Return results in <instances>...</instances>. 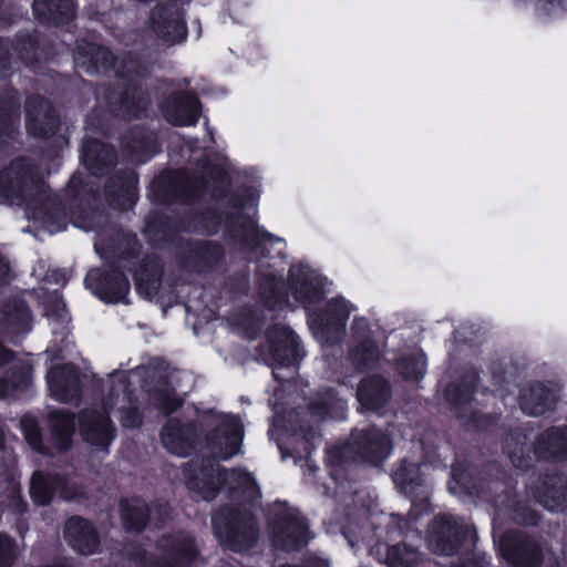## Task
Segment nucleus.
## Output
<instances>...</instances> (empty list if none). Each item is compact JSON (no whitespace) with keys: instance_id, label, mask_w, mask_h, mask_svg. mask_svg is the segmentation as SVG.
Segmentation results:
<instances>
[{"instance_id":"nucleus-12","label":"nucleus","mask_w":567,"mask_h":567,"mask_svg":"<svg viewBox=\"0 0 567 567\" xmlns=\"http://www.w3.org/2000/svg\"><path fill=\"white\" fill-rule=\"evenodd\" d=\"M152 29L167 47L178 44L186 38V27L181 14L171 8H159L153 12Z\"/></svg>"},{"instance_id":"nucleus-23","label":"nucleus","mask_w":567,"mask_h":567,"mask_svg":"<svg viewBox=\"0 0 567 567\" xmlns=\"http://www.w3.org/2000/svg\"><path fill=\"white\" fill-rule=\"evenodd\" d=\"M389 396V384L378 375L363 379L358 389V400L368 410L379 409L388 401Z\"/></svg>"},{"instance_id":"nucleus-28","label":"nucleus","mask_w":567,"mask_h":567,"mask_svg":"<svg viewBox=\"0 0 567 567\" xmlns=\"http://www.w3.org/2000/svg\"><path fill=\"white\" fill-rule=\"evenodd\" d=\"M396 368L404 379L417 381L424 377L426 371L425 355L422 351L404 354L399 359Z\"/></svg>"},{"instance_id":"nucleus-7","label":"nucleus","mask_w":567,"mask_h":567,"mask_svg":"<svg viewBox=\"0 0 567 567\" xmlns=\"http://www.w3.org/2000/svg\"><path fill=\"white\" fill-rule=\"evenodd\" d=\"M468 533H472V529L458 524L453 516L441 515L433 520L427 530V546L435 554L453 555Z\"/></svg>"},{"instance_id":"nucleus-29","label":"nucleus","mask_w":567,"mask_h":567,"mask_svg":"<svg viewBox=\"0 0 567 567\" xmlns=\"http://www.w3.org/2000/svg\"><path fill=\"white\" fill-rule=\"evenodd\" d=\"M130 290L126 277L120 272L107 275L101 284V298L106 302L124 301Z\"/></svg>"},{"instance_id":"nucleus-2","label":"nucleus","mask_w":567,"mask_h":567,"mask_svg":"<svg viewBox=\"0 0 567 567\" xmlns=\"http://www.w3.org/2000/svg\"><path fill=\"white\" fill-rule=\"evenodd\" d=\"M0 197L8 204L25 203L28 217L40 221L50 234L62 229L60 207L54 199L42 194L33 169L25 159L13 161L0 173Z\"/></svg>"},{"instance_id":"nucleus-9","label":"nucleus","mask_w":567,"mask_h":567,"mask_svg":"<svg viewBox=\"0 0 567 567\" xmlns=\"http://www.w3.org/2000/svg\"><path fill=\"white\" fill-rule=\"evenodd\" d=\"M355 450L359 457L371 464H378L390 455L391 444L389 437L375 429L367 432L355 431L351 435V444L343 454Z\"/></svg>"},{"instance_id":"nucleus-13","label":"nucleus","mask_w":567,"mask_h":567,"mask_svg":"<svg viewBox=\"0 0 567 567\" xmlns=\"http://www.w3.org/2000/svg\"><path fill=\"white\" fill-rule=\"evenodd\" d=\"M498 546L502 557L516 567H536L540 561L538 546L532 543L518 544L516 535H504Z\"/></svg>"},{"instance_id":"nucleus-15","label":"nucleus","mask_w":567,"mask_h":567,"mask_svg":"<svg viewBox=\"0 0 567 567\" xmlns=\"http://www.w3.org/2000/svg\"><path fill=\"white\" fill-rule=\"evenodd\" d=\"M194 427L171 419L162 430L161 440L164 447L174 455L186 456L194 443Z\"/></svg>"},{"instance_id":"nucleus-49","label":"nucleus","mask_w":567,"mask_h":567,"mask_svg":"<svg viewBox=\"0 0 567 567\" xmlns=\"http://www.w3.org/2000/svg\"><path fill=\"white\" fill-rule=\"evenodd\" d=\"M100 55L101 56H106V55H109V52L106 50H99L97 53H96V56L94 58V62L95 63L99 62Z\"/></svg>"},{"instance_id":"nucleus-16","label":"nucleus","mask_w":567,"mask_h":567,"mask_svg":"<svg viewBox=\"0 0 567 567\" xmlns=\"http://www.w3.org/2000/svg\"><path fill=\"white\" fill-rule=\"evenodd\" d=\"M163 559L152 567H188L196 556V549L190 537L181 535L174 539H164Z\"/></svg>"},{"instance_id":"nucleus-6","label":"nucleus","mask_w":567,"mask_h":567,"mask_svg":"<svg viewBox=\"0 0 567 567\" xmlns=\"http://www.w3.org/2000/svg\"><path fill=\"white\" fill-rule=\"evenodd\" d=\"M300 348L298 337L284 324H275L267 332V340L260 348L265 363L288 368L298 360Z\"/></svg>"},{"instance_id":"nucleus-34","label":"nucleus","mask_w":567,"mask_h":567,"mask_svg":"<svg viewBox=\"0 0 567 567\" xmlns=\"http://www.w3.org/2000/svg\"><path fill=\"white\" fill-rule=\"evenodd\" d=\"M151 404L161 409L164 413L169 414L177 410L182 404L179 398L174 396L168 390L158 391L151 396Z\"/></svg>"},{"instance_id":"nucleus-35","label":"nucleus","mask_w":567,"mask_h":567,"mask_svg":"<svg viewBox=\"0 0 567 567\" xmlns=\"http://www.w3.org/2000/svg\"><path fill=\"white\" fill-rule=\"evenodd\" d=\"M20 424L29 445L37 451H41L42 446L40 432L34 419L31 416H24L22 417Z\"/></svg>"},{"instance_id":"nucleus-22","label":"nucleus","mask_w":567,"mask_h":567,"mask_svg":"<svg viewBox=\"0 0 567 567\" xmlns=\"http://www.w3.org/2000/svg\"><path fill=\"white\" fill-rule=\"evenodd\" d=\"M82 159L93 175H102L114 165L115 154L112 147L95 140H87L83 146Z\"/></svg>"},{"instance_id":"nucleus-40","label":"nucleus","mask_w":567,"mask_h":567,"mask_svg":"<svg viewBox=\"0 0 567 567\" xmlns=\"http://www.w3.org/2000/svg\"><path fill=\"white\" fill-rule=\"evenodd\" d=\"M522 409H523V411L526 414H529V415H538V414H542L545 411V406L544 405L539 404L537 406H532L529 404L527 398H524V400L522 401Z\"/></svg>"},{"instance_id":"nucleus-26","label":"nucleus","mask_w":567,"mask_h":567,"mask_svg":"<svg viewBox=\"0 0 567 567\" xmlns=\"http://www.w3.org/2000/svg\"><path fill=\"white\" fill-rule=\"evenodd\" d=\"M50 425L54 444L59 451L68 450L74 431V421L63 412H53L50 415Z\"/></svg>"},{"instance_id":"nucleus-37","label":"nucleus","mask_w":567,"mask_h":567,"mask_svg":"<svg viewBox=\"0 0 567 567\" xmlns=\"http://www.w3.org/2000/svg\"><path fill=\"white\" fill-rule=\"evenodd\" d=\"M527 7L539 17H549L557 12L560 3L557 0H528Z\"/></svg>"},{"instance_id":"nucleus-27","label":"nucleus","mask_w":567,"mask_h":567,"mask_svg":"<svg viewBox=\"0 0 567 567\" xmlns=\"http://www.w3.org/2000/svg\"><path fill=\"white\" fill-rule=\"evenodd\" d=\"M151 509L141 499H132L122 503V519L125 528L131 532H140L146 524V513Z\"/></svg>"},{"instance_id":"nucleus-42","label":"nucleus","mask_w":567,"mask_h":567,"mask_svg":"<svg viewBox=\"0 0 567 567\" xmlns=\"http://www.w3.org/2000/svg\"><path fill=\"white\" fill-rule=\"evenodd\" d=\"M258 198H259V194L257 192H252L249 196H248V199L240 204L243 207H247L249 209H254L256 208L257 206V203H258Z\"/></svg>"},{"instance_id":"nucleus-8","label":"nucleus","mask_w":567,"mask_h":567,"mask_svg":"<svg viewBox=\"0 0 567 567\" xmlns=\"http://www.w3.org/2000/svg\"><path fill=\"white\" fill-rule=\"evenodd\" d=\"M241 441L243 425L239 419L221 415L207 436V446L215 457L227 460L239 453Z\"/></svg>"},{"instance_id":"nucleus-17","label":"nucleus","mask_w":567,"mask_h":567,"mask_svg":"<svg viewBox=\"0 0 567 567\" xmlns=\"http://www.w3.org/2000/svg\"><path fill=\"white\" fill-rule=\"evenodd\" d=\"M51 395L61 402H68L79 395V375L72 365L54 367L48 374Z\"/></svg>"},{"instance_id":"nucleus-3","label":"nucleus","mask_w":567,"mask_h":567,"mask_svg":"<svg viewBox=\"0 0 567 567\" xmlns=\"http://www.w3.org/2000/svg\"><path fill=\"white\" fill-rule=\"evenodd\" d=\"M188 487L197 491L204 499L215 496L219 486L226 485L230 489L241 491L248 497L258 494L254 477L241 470L220 472L217 464L212 461H193L184 470Z\"/></svg>"},{"instance_id":"nucleus-25","label":"nucleus","mask_w":567,"mask_h":567,"mask_svg":"<svg viewBox=\"0 0 567 567\" xmlns=\"http://www.w3.org/2000/svg\"><path fill=\"white\" fill-rule=\"evenodd\" d=\"M422 554L405 543L388 547L385 564L388 567H420Z\"/></svg>"},{"instance_id":"nucleus-31","label":"nucleus","mask_w":567,"mask_h":567,"mask_svg":"<svg viewBox=\"0 0 567 567\" xmlns=\"http://www.w3.org/2000/svg\"><path fill=\"white\" fill-rule=\"evenodd\" d=\"M419 472V464L403 463L395 470L393 474V481L395 485L406 494H412L414 484L420 481Z\"/></svg>"},{"instance_id":"nucleus-43","label":"nucleus","mask_w":567,"mask_h":567,"mask_svg":"<svg viewBox=\"0 0 567 567\" xmlns=\"http://www.w3.org/2000/svg\"><path fill=\"white\" fill-rule=\"evenodd\" d=\"M9 265L7 261L0 258V282L6 279V277L9 275Z\"/></svg>"},{"instance_id":"nucleus-45","label":"nucleus","mask_w":567,"mask_h":567,"mask_svg":"<svg viewBox=\"0 0 567 567\" xmlns=\"http://www.w3.org/2000/svg\"><path fill=\"white\" fill-rule=\"evenodd\" d=\"M10 359V353L0 344V365L8 362Z\"/></svg>"},{"instance_id":"nucleus-24","label":"nucleus","mask_w":567,"mask_h":567,"mask_svg":"<svg viewBox=\"0 0 567 567\" xmlns=\"http://www.w3.org/2000/svg\"><path fill=\"white\" fill-rule=\"evenodd\" d=\"M543 457L563 460L567 457V429H556L544 434L537 445Z\"/></svg>"},{"instance_id":"nucleus-1","label":"nucleus","mask_w":567,"mask_h":567,"mask_svg":"<svg viewBox=\"0 0 567 567\" xmlns=\"http://www.w3.org/2000/svg\"><path fill=\"white\" fill-rule=\"evenodd\" d=\"M261 295L269 308L278 310L286 305L292 306V299L308 311L309 328L322 347H332L343 340L346 322L355 306L337 297L330 299L322 310L311 311L310 307L324 298L330 285L318 270L302 262L293 265L285 295L280 292L281 275L261 274Z\"/></svg>"},{"instance_id":"nucleus-4","label":"nucleus","mask_w":567,"mask_h":567,"mask_svg":"<svg viewBox=\"0 0 567 567\" xmlns=\"http://www.w3.org/2000/svg\"><path fill=\"white\" fill-rule=\"evenodd\" d=\"M212 522L216 536L231 550H245L256 542V524L248 512L221 511L213 516Z\"/></svg>"},{"instance_id":"nucleus-52","label":"nucleus","mask_w":567,"mask_h":567,"mask_svg":"<svg viewBox=\"0 0 567 567\" xmlns=\"http://www.w3.org/2000/svg\"><path fill=\"white\" fill-rule=\"evenodd\" d=\"M449 489H450L451 493H455V489H454V487L451 484L449 485Z\"/></svg>"},{"instance_id":"nucleus-32","label":"nucleus","mask_w":567,"mask_h":567,"mask_svg":"<svg viewBox=\"0 0 567 567\" xmlns=\"http://www.w3.org/2000/svg\"><path fill=\"white\" fill-rule=\"evenodd\" d=\"M229 183V176L225 168L219 165L209 167L206 174L202 177L199 187L217 195L218 190L224 189Z\"/></svg>"},{"instance_id":"nucleus-46","label":"nucleus","mask_w":567,"mask_h":567,"mask_svg":"<svg viewBox=\"0 0 567 567\" xmlns=\"http://www.w3.org/2000/svg\"><path fill=\"white\" fill-rule=\"evenodd\" d=\"M99 272L96 270H91L85 277V284L90 287L91 281L97 277Z\"/></svg>"},{"instance_id":"nucleus-5","label":"nucleus","mask_w":567,"mask_h":567,"mask_svg":"<svg viewBox=\"0 0 567 567\" xmlns=\"http://www.w3.org/2000/svg\"><path fill=\"white\" fill-rule=\"evenodd\" d=\"M148 370L144 367H138L130 372L114 371L110 374L112 384H117L118 388H112L107 398L103 401L105 411L113 410V400L116 398V403L121 414L122 425L125 427L134 429L142 423V415L133 405L131 391L128 386L133 383H140L147 375Z\"/></svg>"},{"instance_id":"nucleus-18","label":"nucleus","mask_w":567,"mask_h":567,"mask_svg":"<svg viewBox=\"0 0 567 567\" xmlns=\"http://www.w3.org/2000/svg\"><path fill=\"white\" fill-rule=\"evenodd\" d=\"M310 539L307 525L297 513H289L274 536L276 546L282 549H296Z\"/></svg>"},{"instance_id":"nucleus-36","label":"nucleus","mask_w":567,"mask_h":567,"mask_svg":"<svg viewBox=\"0 0 567 567\" xmlns=\"http://www.w3.org/2000/svg\"><path fill=\"white\" fill-rule=\"evenodd\" d=\"M52 7L50 14L56 23H62L73 17L74 6L71 0H58V2H52Z\"/></svg>"},{"instance_id":"nucleus-19","label":"nucleus","mask_w":567,"mask_h":567,"mask_svg":"<svg viewBox=\"0 0 567 567\" xmlns=\"http://www.w3.org/2000/svg\"><path fill=\"white\" fill-rule=\"evenodd\" d=\"M65 538L72 548L83 555L93 554L99 545L92 525L80 517H72L66 522Z\"/></svg>"},{"instance_id":"nucleus-47","label":"nucleus","mask_w":567,"mask_h":567,"mask_svg":"<svg viewBox=\"0 0 567 567\" xmlns=\"http://www.w3.org/2000/svg\"><path fill=\"white\" fill-rule=\"evenodd\" d=\"M343 536L348 540L350 546H354V540L351 538V535H350V528H346L343 530Z\"/></svg>"},{"instance_id":"nucleus-51","label":"nucleus","mask_w":567,"mask_h":567,"mask_svg":"<svg viewBox=\"0 0 567 567\" xmlns=\"http://www.w3.org/2000/svg\"><path fill=\"white\" fill-rule=\"evenodd\" d=\"M12 503L19 507L20 506V498H19V495H17L13 499H12Z\"/></svg>"},{"instance_id":"nucleus-14","label":"nucleus","mask_w":567,"mask_h":567,"mask_svg":"<svg viewBox=\"0 0 567 567\" xmlns=\"http://www.w3.org/2000/svg\"><path fill=\"white\" fill-rule=\"evenodd\" d=\"M198 111L197 97L188 93L172 96L162 107L166 121L178 126L196 124Z\"/></svg>"},{"instance_id":"nucleus-50","label":"nucleus","mask_w":567,"mask_h":567,"mask_svg":"<svg viewBox=\"0 0 567 567\" xmlns=\"http://www.w3.org/2000/svg\"><path fill=\"white\" fill-rule=\"evenodd\" d=\"M272 374L274 377L277 379V380H280L282 379L284 377L279 373L278 369L277 368H274L272 370Z\"/></svg>"},{"instance_id":"nucleus-41","label":"nucleus","mask_w":567,"mask_h":567,"mask_svg":"<svg viewBox=\"0 0 567 567\" xmlns=\"http://www.w3.org/2000/svg\"><path fill=\"white\" fill-rule=\"evenodd\" d=\"M56 319L62 323L66 324L70 321V317L68 311L65 310L64 305L59 303L58 305V312H56Z\"/></svg>"},{"instance_id":"nucleus-33","label":"nucleus","mask_w":567,"mask_h":567,"mask_svg":"<svg viewBox=\"0 0 567 567\" xmlns=\"http://www.w3.org/2000/svg\"><path fill=\"white\" fill-rule=\"evenodd\" d=\"M18 365H14L17 369ZM31 382V368L27 363L19 364V380L13 381L11 386H8L6 382L0 381V398L12 396L16 390L20 388H27Z\"/></svg>"},{"instance_id":"nucleus-38","label":"nucleus","mask_w":567,"mask_h":567,"mask_svg":"<svg viewBox=\"0 0 567 567\" xmlns=\"http://www.w3.org/2000/svg\"><path fill=\"white\" fill-rule=\"evenodd\" d=\"M346 402L342 399H337L336 394L328 393L327 399L321 402L317 410L318 413L323 410L326 414H329L330 416H337V412L343 411Z\"/></svg>"},{"instance_id":"nucleus-21","label":"nucleus","mask_w":567,"mask_h":567,"mask_svg":"<svg viewBox=\"0 0 567 567\" xmlns=\"http://www.w3.org/2000/svg\"><path fill=\"white\" fill-rule=\"evenodd\" d=\"M233 224L236 227L237 236L247 241L251 249L261 248V251L264 252L268 245L282 243L280 238L261 229L256 224L254 215L237 216Z\"/></svg>"},{"instance_id":"nucleus-10","label":"nucleus","mask_w":567,"mask_h":567,"mask_svg":"<svg viewBox=\"0 0 567 567\" xmlns=\"http://www.w3.org/2000/svg\"><path fill=\"white\" fill-rule=\"evenodd\" d=\"M351 338L355 347L351 349L350 360L360 369L373 367L380 352L370 338V323L363 317H355L351 326Z\"/></svg>"},{"instance_id":"nucleus-30","label":"nucleus","mask_w":567,"mask_h":567,"mask_svg":"<svg viewBox=\"0 0 567 567\" xmlns=\"http://www.w3.org/2000/svg\"><path fill=\"white\" fill-rule=\"evenodd\" d=\"M7 328L14 334L29 332L31 329V315L28 307L22 301H17L6 312Z\"/></svg>"},{"instance_id":"nucleus-48","label":"nucleus","mask_w":567,"mask_h":567,"mask_svg":"<svg viewBox=\"0 0 567 567\" xmlns=\"http://www.w3.org/2000/svg\"><path fill=\"white\" fill-rule=\"evenodd\" d=\"M27 126H28V131H29L31 134H34V135L40 134V132L34 127V125H33V123H32L31 118H29Z\"/></svg>"},{"instance_id":"nucleus-20","label":"nucleus","mask_w":567,"mask_h":567,"mask_svg":"<svg viewBox=\"0 0 567 567\" xmlns=\"http://www.w3.org/2000/svg\"><path fill=\"white\" fill-rule=\"evenodd\" d=\"M80 431L86 442L102 449L107 446L113 439L110 420L95 411L83 414L80 420Z\"/></svg>"},{"instance_id":"nucleus-44","label":"nucleus","mask_w":567,"mask_h":567,"mask_svg":"<svg viewBox=\"0 0 567 567\" xmlns=\"http://www.w3.org/2000/svg\"><path fill=\"white\" fill-rule=\"evenodd\" d=\"M48 0H34L33 10L37 14H42V10L47 7Z\"/></svg>"},{"instance_id":"nucleus-39","label":"nucleus","mask_w":567,"mask_h":567,"mask_svg":"<svg viewBox=\"0 0 567 567\" xmlns=\"http://www.w3.org/2000/svg\"><path fill=\"white\" fill-rule=\"evenodd\" d=\"M12 559V544L7 536L0 535V567H9Z\"/></svg>"},{"instance_id":"nucleus-11","label":"nucleus","mask_w":567,"mask_h":567,"mask_svg":"<svg viewBox=\"0 0 567 567\" xmlns=\"http://www.w3.org/2000/svg\"><path fill=\"white\" fill-rule=\"evenodd\" d=\"M59 493L64 499H72L82 495L75 491L74 483L65 478H56L35 473L31 478L30 494L34 503L38 505L48 504L53 495Z\"/></svg>"}]
</instances>
